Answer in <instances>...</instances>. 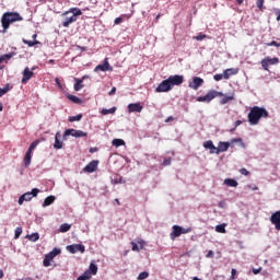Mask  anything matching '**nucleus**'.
<instances>
[{"label": "nucleus", "instance_id": "obj_1", "mask_svg": "<svg viewBox=\"0 0 280 280\" xmlns=\"http://www.w3.org/2000/svg\"><path fill=\"white\" fill-rule=\"evenodd\" d=\"M215 97H222L220 100V104H221V106H224V104H229V102H233V100H235V94L231 93V94L226 95L222 92L211 90L205 96H198L197 102H203L206 104H209L210 102H213V100H215Z\"/></svg>", "mask_w": 280, "mask_h": 280}, {"label": "nucleus", "instance_id": "obj_2", "mask_svg": "<svg viewBox=\"0 0 280 280\" xmlns=\"http://www.w3.org/2000/svg\"><path fill=\"white\" fill-rule=\"evenodd\" d=\"M247 117L250 126H257V124H259V119H261V117H264L265 119L268 118L269 114L266 108L254 106L250 108Z\"/></svg>", "mask_w": 280, "mask_h": 280}, {"label": "nucleus", "instance_id": "obj_3", "mask_svg": "<svg viewBox=\"0 0 280 280\" xmlns=\"http://www.w3.org/2000/svg\"><path fill=\"white\" fill-rule=\"evenodd\" d=\"M19 21H23V16H21L19 12H4L1 16L3 33H7L8 30H10L12 23H19Z\"/></svg>", "mask_w": 280, "mask_h": 280}, {"label": "nucleus", "instance_id": "obj_4", "mask_svg": "<svg viewBox=\"0 0 280 280\" xmlns=\"http://www.w3.org/2000/svg\"><path fill=\"white\" fill-rule=\"evenodd\" d=\"M38 194H40V189L38 188H33L32 191L30 192H25L22 196H20L19 198V205H23L24 202H30V200H32V198H36V196H38Z\"/></svg>", "mask_w": 280, "mask_h": 280}, {"label": "nucleus", "instance_id": "obj_5", "mask_svg": "<svg viewBox=\"0 0 280 280\" xmlns=\"http://www.w3.org/2000/svg\"><path fill=\"white\" fill-rule=\"evenodd\" d=\"M66 250H68V253H71V255H75V253L84 254L86 253V247L82 244H72L68 245L66 247Z\"/></svg>", "mask_w": 280, "mask_h": 280}, {"label": "nucleus", "instance_id": "obj_6", "mask_svg": "<svg viewBox=\"0 0 280 280\" xmlns=\"http://www.w3.org/2000/svg\"><path fill=\"white\" fill-rule=\"evenodd\" d=\"M205 84V79L200 77H192L191 80L188 82L189 89H192V91H198L200 86Z\"/></svg>", "mask_w": 280, "mask_h": 280}, {"label": "nucleus", "instance_id": "obj_7", "mask_svg": "<svg viewBox=\"0 0 280 280\" xmlns=\"http://www.w3.org/2000/svg\"><path fill=\"white\" fill-rule=\"evenodd\" d=\"M275 65H279V58L277 57H266L261 60V67L265 71H268V68Z\"/></svg>", "mask_w": 280, "mask_h": 280}, {"label": "nucleus", "instance_id": "obj_8", "mask_svg": "<svg viewBox=\"0 0 280 280\" xmlns=\"http://www.w3.org/2000/svg\"><path fill=\"white\" fill-rule=\"evenodd\" d=\"M166 80H168V84H171V88L173 89L174 86H180V84L185 82V77L180 74H175V75L168 77V79Z\"/></svg>", "mask_w": 280, "mask_h": 280}, {"label": "nucleus", "instance_id": "obj_9", "mask_svg": "<svg viewBox=\"0 0 280 280\" xmlns=\"http://www.w3.org/2000/svg\"><path fill=\"white\" fill-rule=\"evenodd\" d=\"M69 136L75 137V139H80L81 137H89V133L82 130L67 129L63 133V137H69Z\"/></svg>", "mask_w": 280, "mask_h": 280}, {"label": "nucleus", "instance_id": "obj_10", "mask_svg": "<svg viewBox=\"0 0 280 280\" xmlns=\"http://www.w3.org/2000/svg\"><path fill=\"white\" fill-rule=\"evenodd\" d=\"M155 91L156 93H167L168 91H172V85L170 81L166 79L159 84Z\"/></svg>", "mask_w": 280, "mask_h": 280}, {"label": "nucleus", "instance_id": "obj_11", "mask_svg": "<svg viewBox=\"0 0 280 280\" xmlns=\"http://www.w3.org/2000/svg\"><path fill=\"white\" fill-rule=\"evenodd\" d=\"M269 220L271 224H273L276 231H280V210L273 212Z\"/></svg>", "mask_w": 280, "mask_h": 280}, {"label": "nucleus", "instance_id": "obj_12", "mask_svg": "<svg viewBox=\"0 0 280 280\" xmlns=\"http://www.w3.org/2000/svg\"><path fill=\"white\" fill-rule=\"evenodd\" d=\"M94 71H113V67L108 63V58H105L103 63L96 66Z\"/></svg>", "mask_w": 280, "mask_h": 280}, {"label": "nucleus", "instance_id": "obj_13", "mask_svg": "<svg viewBox=\"0 0 280 280\" xmlns=\"http://www.w3.org/2000/svg\"><path fill=\"white\" fill-rule=\"evenodd\" d=\"M97 165H100L98 161H92L90 162L83 171L86 172L88 174H93V172H97Z\"/></svg>", "mask_w": 280, "mask_h": 280}, {"label": "nucleus", "instance_id": "obj_14", "mask_svg": "<svg viewBox=\"0 0 280 280\" xmlns=\"http://www.w3.org/2000/svg\"><path fill=\"white\" fill-rule=\"evenodd\" d=\"M14 54H4L0 56V69H5V66L8 65L9 60H12Z\"/></svg>", "mask_w": 280, "mask_h": 280}, {"label": "nucleus", "instance_id": "obj_15", "mask_svg": "<svg viewBox=\"0 0 280 280\" xmlns=\"http://www.w3.org/2000/svg\"><path fill=\"white\" fill-rule=\"evenodd\" d=\"M203 148L206 150H210V154H218V147H215V144H213L212 140H208L203 142Z\"/></svg>", "mask_w": 280, "mask_h": 280}, {"label": "nucleus", "instance_id": "obj_16", "mask_svg": "<svg viewBox=\"0 0 280 280\" xmlns=\"http://www.w3.org/2000/svg\"><path fill=\"white\" fill-rule=\"evenodd\" d=\"M63 21H62V27H69V25H71V23H75L78 21V18L71 15H61Z\"/></svg>", "mask_w": 280, "mask_h": 280}, {"label": "nucleus", "instance_id": "obj_17", "mask_svg": "<svg viewBox=\"0 0 280 280\" xmlns=\"http://www.w3.org/2000/svg\"><path fill=\"white\" fill-rule=\"evenodd\" d=\"M131 250H133V253H139V250H143V247L145 246V241L143 240H139L138 244L135 242H131Z\"/></svg>", "mask_w": 280, "mask_h": 280}, {"label": "nucleus", "instance_id": "obj_18", "mask_svg": "<svg viewBox=\"0 0 280 280\" xmlns=\"http://www.w3.org/2000/svg\"><path fill=\"white\" fill-rule=\"evenodd\" d=\"M183 235V226L173 225V231L171 233V240H176V237H180Z\"/></svg>", "mask_w": 280, "mask_h": 280}, {"label": "nucleus", "instance_id": "obj_19", "mask_svg": "<svg viewBox=\"0 0 280 280\" xmlns=\"http://www.w3.org/2000/svg\"><path fill=\"white\" fill-rule=\"evenodd\" d=\"M141 110H143L141 103H131L128 105V113H141Z\"/></svg>", "mask_w": 280, "mask_h": 280}, {"label": "nucleus", "instance_id": "obj_20", "mask_svg": "<svg viewBox=\"0 0 280 280\" xmlns=\"http://www.w3.org/2000/svg\"><path fill=\"white\" fill-rule=\"evenodd\" d=\"M69 14H72V16H74V19H78V16H82V10H80L78 8H72L69 11H66L63 13V16H69Z\"/></svg>", "mask_w": 280, "mask_h": 280}, {"label": "nucleus", "instance_id": "obj_21", "mask_svg": "<svg viewBox=\"0 0 280 280\" xmlns=\"http://www.w3.org/2000/svg\"><path fill=\"white\" fill-rule=\"evenodd\" d=\"M229 148H231L230 142L220 141L219 145L217 147V154H220V152H226Z\"/></svg>", "mask_w": 280, "mask_h": 280}, {"label": "nucleus", "instance_id": "obj_22", "mask_svg": "<svg viewBox=\"0 0 280 280\" xmlns=\"http://www.w3.org/2000/svg\"><path fill=\"white\" fill-rule=\"evenodd\" d=\"M34 78V72L33 71H24L23 72V78H22V84H26Z\"/></svg>", "mask_w": 280, "mask_h": 280}, {"label": "nucleus", "instance_id": "obj_23", "mask_svg": "<svg viewBox=\"0 0 280 280\" xmlns=\"http://www.w3.org/2000/svg\"><path fill=\"white\" fill-rule=\"evenodd\" d=\"M55 150H62V141H60V132H57L55 136V144H54Z\"/></svg>", "mask_w": 280, "mask_h": 280}, {"label": "nucleus", "instance_id": "obj_24", "mask_svg": "<svg viewBox=\"0 0 280 280\" xmlns=\"http://www.w3.org/2000/svg\"><path fill=\"white\" fill-rule=\"evenodd\" d=\"M230 77H231V74H229V72L224 71L223 73L215 74L213 77V79L215 80V82H220V80H229Z\"/></svg>", "mask_w": 280, "mask_h": 280}, {"label": "nucleus", "instance_id": "obj_25", "mask_svg": "<svg viewBox=\"0 0 280 280\" xmlns=\"http://www.w3.org/2000/svg\"><path fill=\"white\" fill-rule=\"evenodd\" d=\"M74 91H82L84 89V85L82 84L84 82V77L82 79L74 78Z\"/></svg>", "mask_w": 280, "mask_h": 280}, {"label": "nucleus", "instance_id": "obj_26", "mask_svg": "<svg viewBox=\"0 0 280 280\" xmlns=\"http://www.w3.org/2000/svg\"><path fill=\"white\" fill-rule=\"evenodd\" d=\"M54 259V256L51 254H46L45 258L43 260V265L45 268H49V266H51V261Z\"/></svg>", "mask_w": 280, "mask_h": 280}, {"label": "nucleus", "instance_id": "obj_27", "mask_svg": "<svg viewBox=\"0 0 280 280\" xmlns=\"http://www.w3.org/2000/svg\"><path fill=\"white\" fill-rule=\"evenodd\" d=\"M31 163H32V151H26L25 156H24L25 167H30Z\"/></svg>", "mask_w": 280, "mask_h": 280}, {"label": "nucleus", "instance_id": "obj_28", "mask_svg": "<svg viewBox=\"0 0 280 280\" xmlns=\"http://www.w3.org/2000/svg\"><path fill=\"white\" fill-rule=\"evenodd\" d=\"M54 202H56V197L55 196H48L44 202H43V207H49V205H54Z\"/></svg>", "mask_w": 280, "mask_h": 280}, {"label": "nucleus", "instance_id": "obj_29", "mask_svg": "<svg viewBox=\"0 0 280 280\" xmlns=\"http://www.w3.org/2000/svg\"><path fill=\"white\" fill-rule=\"evenodd\" d=\"M224 185H228V187H237L238 183L233 178H226L224 179Z\"/></svg>", "mask_w": 280, "mask_h": 280}, {"label": "nucleus", "instance_id": "obj_30", "mask_svg": "<svg viewBox=\"0 0 280 280\" xmlns=\"http://www.w3.org/2000/svg\"><path fill=\"white\" fill-rule=\"evenodd\" d=\"M116 112H117V107H112L109 109L103 108L101 114L102 115H115Z\"/></svg>", "mask_w": 280, "mask_h": 280}, {"label": "nucleus", "instance_id": "obj_31", "mask_svg": "<svg viewBox=\"0 0 280 280\" xmlns=\"http://www.w3.org/2000/svg\"><path fill=\"white\" fill-rule=\"evenodd\" d=\"M22 43H24V45H27V47H34L35 45H40V42L38 40H27V39H22Z\"/></svg>", "mask_w": 280, "mask_h": 280}, {"label": "nucleus", "instance_id": "obj_32", "mask_svg": "<svg viewBox=\"0 0 280 280\" xmlns=\"http://www.w3.org/2000/svg\"><path fill=\"white\" fill-rule=\"evenodd\" d=\"M10 91H12L10 83H8L3 89L0 88V97H3V95Z\"/></svg>", "mask_w": 280, "mask_h": 280}, {"label": "nucleus", "instance_id": "obj_33", "mask_svg": "<svg viewBox=\"0 0 280 280\" xmlns=\"http://www.w3.org/2000/svg\"><path fill=\"white\" fill-rule=\"evenodd\" d=\"M60 233H67L68 231H71V224L63 223L59 228Z\"/></svg>", "mask_w": 280, "mask_h": 280}, {"label": "nucleus", "instance_id": "obj_34", "mask_svg": "<svg viewBox=\"0 0 280 280\" xmlns=\"http://www.w3.org/2000/svg\"><path fill=\"white\" fill-rule=\"evenodd\" d=\"M112 144L115 145V148H120V145H126V141L122 139H114Z\"/></svg>", "mask_w": 280, "mask_h": 280}, {"label": "nucleus", "instance_id": "obj_35", "mask_svg": "<svg viewBox=\"0 0 280 280\" xmlns=\"http://www.w3.org/2000/svg\"><path fill=\"white\" fill-rule=\"evenodd\" d=\"M91 271L86 270L82 276H80L77 280H91Z\"/></svg>", "mask_w": 280, "mask_h": 280}, {"label": "nucleus", "instance_id": "obj_36", "mask_svg": "<svg viewBox=\"0 0 280 280\" xmlns=\"http://www.w3.org/2000/svg\"><path fill=\"white\" fill-rule=\"evenodd\" d=\"M91 272V277H93V275H97V265H95L94 262L90 264V269H88Z\"/></svg>", "mask_w": 280, "mask_h": 280}, {"label": "nucleus", "instance_id": "obj_37", "mask_svg": "<svg viewBox=\"0 0 280 280\" xmlns=\"http://www.w3.org/2000/svg\"><path fill=\"white\" fill-rule=\"evenodd\" d=\"M68 98L70 100V102H73V104H82V100H80V97L75 95H68Z\"/></svg>", "mask_w": 280, "mask_h": 280}, {"label": "nucleus", "instance_id": "obj_38", "mask_svg": "<svg viewBox=\"0 0 280 280\" xmlns=\"http://www.w3.org/2000/svg\"><path fill=\"white\" fill-rule=\"evenodd\" d=\"M30 242H38V240H40V235L38 233H33L31 235L27 236Z\"/></svg>", "mask_w": 280, "mask_h": 280}, {"label": "nucleus", "instance_id": "obj_39", "mask_svg": "<svg viewBox=\"0 0 280 280\" xmlns=\"http://www.w3.org/2000/svg\"><path fill=\"white\" fill-rule=\"evenodd\" d=\"M38 143H40V140H34V141L31 143V145H30V148H28L27 151H28V152H34V150H36Z\"/></svg>", "mask_w": 280, "mask_h": 280}, {"label": "nucleus", "instance_id": "obj_40", "mask_svg": "<svg viewBox=\"0 0 280 280\" xmlns=\"http://www.w3.org/2000/svg\"><path fill=\"white\" fill-rule=\"evenodd\" d=\"M217 233H226V224H220L215 226Z\"/></svg>", "mask_w": 280, "mask_h": 280}, {"label": "nucleus", "instance_id": "obj_41", "mask_svg": "<svg viewBox=\"0 0 280 280\" xmlns=\"http://www.w3.org/2000/svg\"><path fill=\"white\" fill-rule=\"evenodd\" d=\"M82 119V114H79L77 116H70L68 118V120L70 121V124H73V121H80Z\"/></svg>", "mask_w": 280, "mask_h": 280}, {"label": "nucleus", "instance_id": "obj_42", "mask_svg": "<svg viewBox=\"0 0 280 280\" xmlns=\"http://www.w3.org/2000/svg\"><path fill=\"white\" fill-rule=\"evenodd\" d=\"M149 277H150V273L148 271H142L139 273L138 280H144V279H148Z\"/></svg>", "mask_w": 280, "mask_h": 280}, {"label": "nucleus", "instance_id": "obj_43", "mask_svg": "<svg viewBox=\"0 0 280 280\" xmlns=\"http://www.w3.org/2000/svg\"><path fill=\"white\" fill-rule=\"evenodd\" d=\"M23 233V228H16L14 233V240H19Z\"/></svg>", "mask_w": 280, "mask_h": 280}, {"label": "nucleus", "instance_id": "obj_44", "mask_svg": "<svg viewBox=\"0 0 280 280\" xmlns=\"http://www.w3.org/2000/svg\"><path fill=\"white\" fill-rule=\"evenodd\" d=\"M207 38V35L199 33L197 36L194 37V40H205Z\"/></svg>", "mask_w": 280, "mask_h": 280}, {"label": "nucleus", "instance_id": "obj_45", "mask_svg": "<svg viewBox=\"0 0 280 280\" xmlns=\"http://www.w3.org/2000/svg\"><path fill=\"white\" fill-rule=\"evenodd\" d=\"M264 1H265V0H257V1H256V5H257V8L260 10V12L264 11Z\"/></svg>", "mask_w": 280, "mask_h": 280}, {"label": "nucleus", "instance_id": "obj_46", "mask_svg": "<svg viewBox=\"0 0 280 280\" xmlns=\"http://www.w3.org/2000/svg\"><path fill=\"white\" fill-rule=\"evenodd\" d=\"M61 250L58 248H54L49 254L55 258L57 255H60Z\"/></svg>", "mask_w": 280, "mask_h": 280}, {"label": "nucleus", "instance_id": "obj_47", "mask_svg": "<svg viewBox=\"0 0 280 280\" xmlns=\"http://www.w3.org/2000/svg\"><path fill=\"white\" fill-rule=\"evenodd\" d=\"M162 165H164V167L172 165V158H165Z\"/></svg>", "mask_w": 280, "mask_h": 280}, {"label": "nucleus", "instance_id": "obj_48", "mask_svg": "<svg viewBox=\"0 0 280 280\" xmlns=\"http://www.w3.org/2000/svg\"><path fill=\"white\" fill-rule=\"evenodd\" d=\"M266 46L267 47H280V44L275 42V40H272L271 43H267Z\"/></svg>", "mask_w": 280, "mask_h": 280}, {"label": "nucleus", "instance_id": "obj_49", "mask_svg": "<svg viewBox=\"0 0 280 280\" xmlns=\"http://www.w3.org/2000/svg\"><path fill=\"white\" fill-rule=\"evenodd\" d=\"M187 233H191V228H182V235H185Z\"/></svg>", "mask_w": 280, "mask_h": 280}, {"label": "nucleus", "instance_id": "obj_50", "mask_svg": "<svg viewBox=\"0 0 280 280\" xmlns=\"http://www.w3.org/2000/svg\"><path fill=\"white\" fill-rule=\"evenodd\" d=\"M114 23L116 24V25H120V23H124V18H116L115 20H114Z\"/></svg>", "mask_w": 280, "mask_h": 280}, {"label": "nucleus", "instance_id": "obj_51", "mask_svg": "<svg viewBox=\"0 0 280 280\" xmlns=\"http://www.w3.org/2000/svg\"><path fill=\"white\" fill-rule=\"evenodd\" d=\"M241 174H243V176H248V174H250V172H248V170L246 168H241Z\"/></svg>", "mask_w": 280, "mask_h": 280}, {"label": "nucleus", "instance_id": "obj_52", "mask_svg": "<svg viewBox=\"0 0 280 280\" xmlns=\"http://www.w3.org/2000/svg\"><path fill=\"white\" fill-rule=\"evenodd\" d=\"M238 126H242V120H236L234 128L231 130V132L235 131V128H237Z\"/></svg>", "mask_w": 280, "mask_h": 280}, {"label": "nucleus", "instance_id": "obj_53", "mask_svg": "<svg viewBox=\"0 0 280 280\" xmlns=\"http://www.w3.org/2000/svg\"><path fill=\"white\" fill-rule=\"evenodd\" d=\"M231 273H232V275H231L230 279H231V280H234V279H235V276L237 275V270L232 269Z\"/></svg>", "mask_w": 280, "mask_h": 280}, {"label": "nucleus", "instance_id": "obj_54", "mask_svg": "<svg viewBox=\"0 0 280 280\" xmlns=\"http://www.w3.org/2000/svg\"><path fill=\"white\" fill-rule=\"evenodd\" d=\"M275 13L277 15L276 21H280V9H276Z\"/></svg>", "mask_w": 280, "mask_h": 280}, {"label": "nucleus", "instance_id": "obj_55", "mask_svg": "<svg viewBox=\"0 0 280 280\" xmlns=\"http://www.w3.org/2000/svg\"><path fill=\"white\" fill-rule=\"evenodd\" d=\"M213 255H214L213 250H209V252L207 253L206 257H208V258H213Z\"/></svg>", "mask_w": 280, "mask_h": 280}, {"label": "nucleus", "instance_id": "obj_56", "mask_svg": "<svg viewBox=\"0 0 280 280\" xmlns=\"http://www.w3.org/2000/svg\"><path fill=\"white\" fill-rule=\"evenodd\" d=\"M115 93H117V88H112L108 95H115Z\"/></svg>", "mask_w": 280, "mask_h": 280}, {"label": "nucleus", "instance_id": "obj_57", "mask_svg": "<svg viewBox=\"0 0 280 280\" xmlns=\"http://www.w3.org/2000/svg\"><path fill=\"white\" fill-rule=\"evenodd\" d=\"M253 272H254L255 275H259V272H261V267L258 268V269H253Z\"/></svg>", "mask_w": 280, "mask_h": 280}, {"label": "nucleus", "instance_id": "obj_58", "mask_svg": "<svg viewBox=\"0 0 280 280\" xmlns=\"http://www.w3.org/2000/svg\"><path fill=\"white\" fill-rule=\"evenodd\" d=\"M170 121H174V117L172 116L167 117V119L165 120V124H170Z\"/></svg>", "mask_w": 280, "mask_h": 280}, {"label": "nucleus", "instance_id": "obj_59", "mask_svg": "<svg viewBox=\"0 0 280 280\" xmlns=\"http://www.w3.org/2000/svg\"><path fill=\"white\" fill-rule=\"evenodd\" d=\"M224 201H221V202H219V205H218V207H220V209H224Z\"/></svg>", "mask_w": 280, "mask_h": 280}, {"label": "nucleus", "instance_id": "obj_60", "mask_svg": "<svg viewBox=\"0 0 280 280\" xmlns=\"http://www.w3.org/2000/svg\"><path fill=\"white\" fill-rule=\"evenodd\" d=\"M56 84H58L59 88L62 86V85L60 84V79H56Z\"/></svg>", "mask_w": 280, "mask_h": 280}, {"label": "nucleus", "instance_id": "obj_61", "mask_svg": "<svg viewBox=\"0 0 280 280\" xmlns=\"http://www.w3.org/2000/svg\"><path fill=\"white\" fill-rule=\"evenodd\" d=\"M32 38L33 40H36V38H38V34H33Z\"/></svg>", "mask_w": 280, "mask_h": 280}, {"label": "nucleus", "instance_id": "obj_62", "mask_svg": "<svg viewBox=\"0 0 280 280\" xmlns=\"http://www.w3.org/2000/svg\"><path fill=\"white\" fill-rule=\"evenodd\" d=\"M236 3H237L238 5H242V3H244V0H236Z\"/></svg>", "mask_w": 280, "mask_h": 280}, {"label": "nucleus", "instance_id": "obj_63", "mask_svg": "<svg viewBox=\"0 0 280 280\" xmlns=\"http://www.w3.org/2000/svg\"><path fill=\"white\" fill-rule=\"evenodd\" d=\"M0 279H3V270L0 269Z\"/></svg>", "mask_w": 280, "mask_h": 280}, {"label": "nucleus", "instance_id": "obj_64", "mask_svg": "<svg viewBox=\"0 0 280 280\" xmlns=\"http://www.w3.org/2000/svg\"><path fill=\"white\" fill-rule=\"evenodd\" d=\"M115 202H116V205H118V206L121 205V202H120L119 199H117V198L115 199Z\"/></svg>", "mask_w": 280, "mask_h": 280}]
</instances>
